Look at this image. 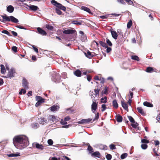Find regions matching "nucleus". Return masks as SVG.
I'll use <instances>...</instances> for the list:
<instances>
[{"label": "nucleus", "mask_w": 160, "mask_h": 160, "mask_svg": "<svg viewBox=\"0 0 160 160\" xmlns=\"http://www.w3.org/2000/svg\"><path fill=\"white\" fill-rule=\"evenodd\" d=\"M13 142L17 148L22 149L27 147L29 144L28 138L25 135H18L14 137Z\"/></svg>", "instance_id": "nucleus-1"}, {"label": "nucleus", "mask_w": 160, "mask_h": 160, "mask_svg": "<svg viewBox=\"0 0 160 160\" xmlns=\"http://www.w3.org/2000/svg\"><path fill=\"white\" fill-rule=\"evenodd\" d=\"M51 2L52 4L55 6L56 7V8H58V9L64 11H66V7L61 3L58 2L55 0H52L51 1Z\"/></svg>", "instance_id": "nucleus-2"}, {"label": "nucleus", "mask_w": 160, "mask_h": 160, "mask_svg": "<svg viewBox=\"0 0 160 160\" xmlns=\"http://www.w3.org/2000/svg\"><path fill=\"white\" fill-rule=\"evenodd\" d=\"M35 98L36 100L38 101L35 104L36 107L39 106L42 103L44 102L45 101L44 99L42 98L40 96H36Z\"/></svg>", "instance_id": "nucleus-3"}, {"label": "nucleus", "mask_w": 160, "mask_h": 160, "mask_svg": "<svg viewBox=\"0 0 160 160\" xmlns=\"http://www.w3.org/2000/svg\"><path fill=\"white\" fill-rule=\"evenodd\" d=\"M61 79V76L58 73L54 72L52 75V79L55 82H59Z\"/></svg>", "instance_id": "nucleus-4"}, {"label": "nucleus", "mask_w": 160, "mask_h": 160, "mask_svg": "<svg viewBox=\"0 0 160 160\" xmlns=\"http://www.w3.org/2000/svg\"><path fill=\"white\" fill-rule=\"evenodd\" d=\"M98 102L93 101L91 105V110L93 113H94L95 111L98 108Z\"/></svg>", "instance_id": "nucleus-5"}, {"label": "nucleus", "mask_w": 160, "mask_h": 160, "mask_svg": "<svg viewBox=\"0 0 160 160\" xmlns=\"http://www.w3.org/2000/svg\"><path fill=\"white\" fill-rule=\"evenodd\" d=\"M28 83L27 80L24 78L22 80V86L24 88L28 89Z\"/></svg>", "instance_id": "nucleus-6"}, {"label": "nucleus", "mask_w": 160, "mask_h": 160, "mask_svg": "<svg viewBox=\"0 0 160 160\" xmlns=\"http://www.w3.org/2000/svg\"><path fill=\"white\" fill-rule=\"evenodd\" d=\"M15 72L14 70L13 69H10L7 75V77L11 78L14 77L15 76Z\"/></svg>", "instance_id": "nucleus-7"}, {"label": "nucleus", "mask_w": 160, "mask_h": 160, "mask_svg": "<svg viewBox=\"0 0 160 160\" xmlns=\"http://www.w3.org/2000/svg\"><path fill=\"white\" fill-rule=\"evenodd\" d=\"M92 120V119L91 118H88L86 119H82L80 121L78 122V124H83L89 123Z\"/></svg>", "instance_id": "nucleus-8"}, {"label": "nucleus", "mask_w": 160, "mask_h": 160, "mask_svg": "<svg viewBox=\"0 0 160 160\" xmlns=\"http://www.w3.org/2000/svg\"><path fill=\"white\" fill-rule=\"evenodd\" d=\"M37 29L38 33L39 34L42 36L46 35L47 32H46L45 30L42 29L41 28L38 27L37 28Z\"/></svg>", "instance_id": "nucleus-9"}, {"label": "nucleus", "mask_w": 160, "mask_h": 160, "mask_svg": "<svg viewBox=\"0 0 160 160\" xmlns=\"http://www.w3.org/2000/svg\"><path fill=\"white\" fill-rule=\"evenodd\" d=\"M86 57L88 58H91L96 56V54L94 52L92 53L89 51L87 52V53H85Z\"/></svg>", "instance_id": "nucleus-10"}, {"label": "nucleus", "mask_w": 160, "mask_h": 160, "mask_svg": "<svg viewBox=\"0 0 160 160\" xmlns=\"http://www.w3.org/2000/svg\"><path fill=\"white\" fill-rule=\"evenodd\" d=\"M28 7L30 10L32 11H36L38 10L39 8L38 7L36 6H34L33 5H28L27 4H25Z\"/></svg>", "instance_id": "nucleus-11"}, {"label": "nucleus", "mask_w": 160, "mask_h": 160, "mask_svg": "<svg viewBox=\"0 0 160 160\" xmlns=\"http://www.w3.org/2000/svg\"><path fill=\"white\" fill-rule=\"evenodd\" d=\"M59 108V107L57 105H53L49 108L52 112L57 111L58 110Z\"/></svg>", "instance_id": "nucleus-12"}, {"label": "nucleus", "mask_w": 160, "mask_h": 160, "mask_svg": "<svg viewBox=\"0 0 160 160\" xmlns=\"http://www.w3.org/2000/svg\"><path fill=\"white\" fill-rule=\"evenodd\" d=\"M75 32H76V31L75 30L68 29L67 30H64L63 32L64 34H68L74 33Z\"/></svg>", "instance_id": "nucleus-13"}, {"label": "nucleus", "mask_w": 160, "mask_h": 160, "mask_svg": "<svg viewBox=\"0 0 160 160\" xmlns=\"http://www.w3.org/2000/svg\"><path fill=\"white\" fill-rule=\"evenodd\" d=\"M121 102L122 107L125 110H126L128 112V106L127 103L124 100L121 101Z\"/></svg>", "instance_id": "nucleus-14"}, {"label": "nucleus", "mask_w": 160, "mask_h": 160, "mask_svg": "<svg viewBox=\"0 0 160 160\" xmlns=\"http://www.w3.org/2000/svg\"><path fill=\"white\" fill-rule=\"evenodd\" d=\"M38 120L39 123L42 125H44V123H47V120L44 118H39Z\"/></svg>", "instance_id": "nucleus-15"}, {"label": "nucleus", "mask_w": 160, "mask_h": 160, "mask_svg": "<svg viewBox=\"0 0 160 160\" xmlns=\"http://www.w3.org/2000/svg\"><path fill=\"white\" fill-rule=\"evenodd\" d=\"M2 20L3 22L10 21V16L9 17L6 15H2Z\"/></svg>", "instance_id": "nucleus-16"}, {"label": "nucleus", "mask_w": 160, "mask_h": 160, "mask_svg": "<svg viewBox=\"0 0 160 160\" xmlns=\"http://www.w3.org/2000/svg\"><path fill=\"white\" fill-rule=\"evenodd\" d=\"M49 119L50 121H52L53 122H56L58 121L56 117L54 115H49Z\"/></svg>", "instance_id": "nucleus-17"}, {"label": "nucleus", "mask_w": 160, "mask_h": 160, "mask_svg": "<svg viewBox=\"0 0 160 160\" xmlns=\"http://www.w3.org/2000/svg\"><path fill=\"white\" fill-rule=\"evenodd\" d=\"M74 74L77 77H80L82 75L81 72L79 69H77L74 72Z\"/></svg>", "instance_id": "nucleus-18"}, {"label": "nucleus", "mask_w": 160, "mask_h": 160, "mask_svg": "<svg viewBox=\"0 0 160 160\" xmlns=\"http://www.w3.org/2000/svg\"><path fill=\"white\" fill-rule=\"evenodd\" d=\"M111 33L113 38L115 39H117L118 36L117 32L115 31L111 30Z\"/></svg>", "instance_id": "nucleus-19"}, {"label": "nucleus", "mask_w": 160, "mask_h": 160, "mask_svg": "<svg viewBox=\"0 0 160 160\" xmlns=\"http://www.w3.org/2000/svg\"><path fill=\"white\" fill-rule=\"evenodd\" d=\"M138 112L141 114L142 115L144 116L145 115V113L144 112L143 109L141 107H138L137 108Z\"/></svg>", "instance_id": "nucleus-20"}, {"label": "nucleus", "mask_w": 160, "mask_h": 160, "mask_svg": "<svg viewBox=\"0 0 160 160\" xmlns=\"http://www.w3.org/2000/svg\"><path fill=\"white\" fill-rule=\"evenodd\" d=\"M14 10V8L12 5H9L7 7V10L9 12L11 13L13 12Z\"/></svg>", "instance_id": "nucleus-21"}, {"label": "nucleus", "mask_w": 160, "mask_h": 160, "mask_svg": "<svg viewBox=\"0 0 160 160\" xmlns=\"http://www.w3.org/2000/svg\"><path fill=\"white\" fill-rule=\"evenodd\" d=\"M92 157H94L100 158V153L98 151H96L92 153L91 154Z\"/></svg>", "instance_id": "nucleus-22"}, {"label": "nucleus", "mask_w": 160, "mask_h": 160, "mask_svg": "<svg viewBox=\"0 0 160 160\" xmlns=\"http://www.w3.org/2000/svg\"><path fill=\"white\" fill-rule=\"evenodd\" d=\"M35 145L36 148L38 149L42 150L43 149L44 147L42 144H40L38 143H35Z\"/></svg>", "instance_id": "nucleus-23"}, {"label": "nucleus", "mask_w": 160, "mask_h": 160, "mask_svg": "<svg viewBox=\"0 0 160 160\" xmlns=\"http://www.w3.org/2000/svg\"><path fill=\"white\" fill-rule=\"evenodd\" d=\"M143 104L144 106L148 107H153V105L152 104L147 101L144 102Z\"/></svg>", "instance_id": "nucleus-24"}, {"label": "nucleus", "mask_w": 160, "mask_h": 160, "mask_svg": "<svg viewBox=\"0 0 160 160\" xmlns=\"http://www.w3.org/2000/svg\"><path fill=\"white\" fill-rule=\"evenodd\" d=\"M116 119L118 122H121L122 121V118L120 115H117L116 116Z\"/></svg>", "instance_id": "nucleus-25"}, {"label": "nucleus", "mask_w": 160, "mask_h": 160, "mask_svg": "<svg viewBox=\"0 0 160 160\" xmlns=\"http://www.w3.org/2000/svg\"><path fill=\"white\" fill-rule=\"evenodd\" d=\"M10 21H12V22H14L15 23H17L18 22V20L14 17L13 16H10Z\"/></svg>", "instance_id": "nucleus-26"}, {"label": "nucleus", "mask_w": 160, "mask_h": 160, "mask_svg": "<svg viewBox=\"0 0 160 160\" xmlns=\"http://www.w3.org/2000/svg\"><path fill=\"white\" fill-rule=\"evenodd\" d=\"M146 71L148 72H152L154 71L153 68L151 67H148L147 68Z\"/></svg>", "instance_id": "nucleus-27"}, {"label": "nucleus", "mask_w": 160, "mask_h": 160, "mask_svg": "<svg viewBox=\"0 0 160 160\" xmlns=\"http://www.w3.org/2000/svg\"><path fill=\"white\" fill-rule=\"evenodd\" d=\"M81 8H82V10H83L85 11H86L88 13H91L90 9L89 8H88L87 7H86L85 6H82L81 7Z\"/></svg>", "instance_id": "nucleus-28"}, {"label": "nucleus", "mask_w": 160, "mask_h": 160, "mask_svg": "<svg viewBox=\"0 0 160 160\" xmlns=\"http://www.w3.org/2000/svg\"><path fill=\"white\" fill-rule=\"evenodd\" d=\"M112 105L113 107L115 108H118V105L116 100L115 99L113 101Z\"/></svg>", "instance_id": "nucleus-29"}, {"label": "nucleus", "mask_w": 160, "mask_h": 160, "mask_svg": "<svg viewBox=\"0 0 160 160\" xmlns=\"http://www.w3.org/2000/svg\"><path fill=\"white\" fill-rule=\"evenodd\" d=\"M20 154L19 153H12L7 154V155L9 157H15L20 156Z\"/></svg>", "instance_id": "nucleus-30"}, {"label": "nucleus", "mask_w": 160, "mask_h": 160, "mask_svg": "<svg viewBox=\"0 0 160 160\" xmlns=\"http://www.w3.org/2000/svg\"><path fill=\"white\" fill-rule=\"evenodd\" d=\"M71 23L75 25H81L82 24V22L78 21L77 20H73L71 21Z\"/></svg>", "instance_id": "nucleus-31"}, {"label": "nucleus", "mask_w": 160, "mask_h": 160, "mask_svg": "<svg viewBox=\"0 0 160 160\" xmlns=\"http://www.w3.org/2000/svg\"><path fill=\"white\" fill-rule=\"evenodd\" d=\"M100 90V89L96 88H95L94 90V92H95V96H97V95H98L99 94V91Z\"/></svg>", "instance_id": "nucleus-32"}, {"label": "nucleus", "mask_w": 160, "mask_h": 160, "mask_svg": "<svg viewBox=\"0 0 160 160\" xmlns=\"http://www.w3.org/2000/svg\"><path fill=\"white\" fill-rule=\"evenodd\" d=\"M132 59L139 61L140 60L139 57L136 55L132 56L131 57Z\"/></svg>", "instance_id": "nucleus-33"}, {"label": "nucleus", "mask_w": 160, "mask_h": 160, "mask_svg": "<svg viewBox=\"0 0 160 160\" xmlns=\"http://www.w3.org/2000/svg\"><path fill=\"white\" fill-rule=\"evenodd\" d=\"M6 72V69L3 65H1V72L2 73H4Z\"/></svg>", "instance_id": "nucleus-34"}, {"label": "nucleus", "mask_w": 160, "mask_h": 160, "mask_svg": "<svg viewBox=\"0 0 160 160\" xmlns=\"http://www.w3.org/2000/svg\"><path fill=\"white\" fill-rule=\"evenodd\" d=\"M132 21L131 20H130L128 22L127 24V28H128L129 29L130 28L131 26H132Z\"/></svg>", "instance_id": "nucleus-35"}, {"label": "nucleus", "mask_w": 160, "mask_h": 160, "mask_svg": "<svg viewBox=\"0 0 160 160\" xmlns=\"http://www.w3.org/2000/svg\"><path fill=\"white\" fill-rule=\"evenodd\" d=\"M101 103H106L107 102V98L106 97H104V98H101Z\"/></svg>", "instance_id": "nucleus-36"}, {"label": "nucleus", "mask_w": 160, "mask_h": 160, "mask_svg": "<svg viewBox=\"0 0 160 160\" xmlns=\"http://www.w3.org/2000/svg\"><path fill=\"white\" fill-rule=\"evenodd\" d=\"M56 12L59 15H61L62 14V12L58 8H56L55 9Z\"/></svg>", "instance_id": "nucleus-37"}, {"label": "nucleus", "mask_w": 160, "mask_h": 160, "mask_svg": "<svg viewBox=\"0 0 160 160\" xmlns=\"http://www.w3.org/2000/svg\"><path fill=\"white\" fill-rule=\"evenodd\" d=\"M88 144L89 145L88 148V150L90 152V153H92L93 152V148L89 145L88 143Z\"/></svg>", "instance_id": "nucleus-38"}, {"label": "nucleus", "mask_w": 160, "mask_h": 160, "mask_svg": "<svg viewBox=\"0 0 160 160\" xmlns=\"http://www.w3.org/2000/svg\"><path fill=\"white\" fill-rule=\"evenodd\" d=\"M46 28L48 30H52L53 29V27L49 24H47L46 25Z\"/></svg>", "instance_id": "nucleus-39"}, {"label": "nucleus", "mask_w": 160, "mask_h": 160, "mask_svg": "<svg viewBox=\"0 0 160 160\" xmlns=\"http://www.w3.org/2000/svg\"><path fill=\"white\" fill-rule=\"evenodd\" d=\"M99 44L101 46H102L103 47L105 48L107 46V44L103 41H100L99 42Z\"/></svg>", "instance_id": "nucleus-40"}, {"label": "nucleus", "mask_w": 160, "mask_h": 160, "mask_svg": "<svg viewBox=\"0 0 160 160\" xmlns=\"http://www.w3.org/2000/svg\"><path fill=\"white\" fill-rule=\"evenodd\" d=\"M138 124L135 122V123H133L131 124V125L132 127L135 128H136L138 126Z\"/></svg>", "instance_id": "nucleus-41"}, {"label": "nucleus", "mask_w": 160, "mask_h": 160, "mask_svg": "<svg viewBox=\"0 0 160 160\" xmlns=\"http://www.w3.org/2000/svg\"><path fill=\"white\" fill-rule=\"evenodd\" d=\"M141 142L143 144L148 143L149 142V141L148 140L145 139H141Z\"/></svg>", "instance_id": "nucleus-42"}, {"label": "nucleus", "mask_w": 160, "mask_h": 160, "mask_svg": "<svg viewBox=\"0 0 160 160\" xmlns=\"http://www.w3.org/2000/svg\"><path fill=\"white\" fill-rule=\"evenodd\" d=\"M2 32L3 33H4L5 34H6L8 35L9 36H12V35H11L10 32L6 30H4L2 31Z\"/></svg>", "instance_id": "nucleus-43"}, {"label": "nucleus", "mask_w": 160, "mask_h": 160, "mask_svg": "<svg viewBox=\"0 0 160 160\" xmlns=\"http://www.w3.org/2000/svg\"><path fill=\"white\" fill-rule=\"evenodd\" d=\"M128 117L131 122L132 123H135V121L132 116H128Z\"/></svg>", "instance_id": "nucleus-44"}, {"label": "nucleus", "mask_w": 160, "mask_h": 160, "mask_svg": "<svg viewBox=\"0 0 160 160\" xmlns=\"http://www.w3.org/2000/svg\"><path fill=\"white\" fill-rule=\"evenodd\" d=\"M148 147V145L145 144H142L141 145V147L143 149H146Z\"/></svg>", "instance_id": "nucleus-45"}, {"label": "nucleus", "mask_w": 160, "mask_h": 160, "mask_svg": "<svg viewBox=\"0 0 160 160\" xmlns=\"http://www.w3.org/2000/svg\"><path fill=\"white\" fill-rule=\"evenodd\" d=\"M106 43L107 45L109 46H112V44L111 42L110 41V40L106 38Z\"/></svg>", "instance_id": "nucleus-46"}, {"label": "nucleus", "mask_w": 160, "mask_h": 160, "mask_svg": "<svg viewBox=\"0 0 160 160\" xmlns=\"http://www.w3.org/2000/svg\"><path fill=\"white\" fill-rule=\"evenodd\" d=\"M106 158L108 160H110L112 158V155L109 154H107L106 155Z\"/></svg>", "instance_id": "nucleus-47"}, {"label": "nucleus", "mask_w": 160, "mask_h": 160, "mask_svg": "<svg viewBox=\"0 0 160 160\" xmlns=\"http://www.w3.org/2000/svg\"><path fill=\"white\" fill-rule=\"evenodd\" d=\"M99 114L98 112L95 115V116L94 119L93 120V122H94L96 120H98L99 118Z\"/></svg>", "instance_id": "nucleus-48"}, {"label": "nucleus", "mask_w": 160, "mask_h": 160, "mask_svg": "<svg viewBox=\"0 0 160 160\" xmlns=\"http://www.w3.org/2000/svg\"><path fill=\"white\" fill-rule=\"evenodd\" d=\"M127 156L128 154L127 153H123L121 156V159H124Z\"/></svg>", "instance_id": "nucleus-49"}, {"label": "nucleus", "mask_w": 160, "mask_h": 160, "mask_svg": "<svg viewBox=\"0 0 160 160\" xmlns=\"http://www.w3.org/2000/svg\"><path fill=\"white\" fill-rule=\"evenodd\" d=\"M26 90L24 89H22L21 91L19 92V94L21 95L23 93V94H25L26 93Z\"/></svg>", "instance_id": "nucleus-50"}, {"label": "nucleus", "mask_w": 160, "mask_h": 160, "mask_svg": "<svg viewBox=\"0 0 160 160\" xmlns=\"http://www.w3.org/2000/svg\"><path fill=\"white\" fill-rule=\"evenodd\" d=\"M109 147L111 150H114L116 149L115 146L113 144H111L109 145Z\"/></svg>", "instance_id": "nucleus-51"}, {"label": "nucleus", "mask_w": 160, "mask_h": 160, "mask_svg": "<svg viewBox=\"0 0 160 160\" xmlns=\"http://www.w3.org/2000/svg\"><path fill=\"white\" fill-rule=\"evenodd\" d=\"M118 32V35H120L122 37L123 36V34L122 32V31L120 29H118L117 31Z\"/></svg>", "instance_id": "nucleus-52"}, {"label": "nucleus", "mask_w": 160, "mask_h": 160, "mask_svg": "<svg viewBox=\"0 0 160 160\" xmlns=\"http://www.w3.org/2000/svg\"><path fill=\"white\" fill-rule=\"evenodd\" d=\"M38 127V124L37 123L33 124L32 126V128L34 129L37 128Z\"/></svg>", "instance_id": "nucleus-53"}, {"label": "nucleus", "mask_w": 160, "mask_h": 160, "mask_svg": "<svg viewBox=\"0 0 160 160\" xmlns=\"http://www.w3.org/2000/svg\"><path fill=\"white\" fill-rule=\"evenodd\" d=\"M12 50L14 52H17V48L16 46H13L12 48Z\"/></svg>", "instance_id": "nucleus-54"}, {"label": "nucleus", "mask_w": 160, "mask_h": 160, "mask_svg": "<svg viewBox=\"0 0 160 160\" xmlns=\"http://www.w3.org/2000/svg\"><path fill=\"white\" fill-rule=\"evenodd\" d=\"M60 122L62 125H66L67 124V122L64 119L63 120V119H61Z\"/></svg>", "instance_id": "nucleus-55"}, {"label": "nucleus", "mask_w": 160, "mask_h": 160, "mask_svg": "<svg viewBox=\"0 0 160 160\" xmlns=\"http://www.w3.org/2000/svg\"><path fill=\"white\" fill-rule=\"evenodd\" d=\"M146 15H145L146 16L148 15V17H149L150 19L151 20H153V18L152 16L151 15V14H148V13H147V12L146 13Z\"/></svg>", "instance_id": "nucleus-56"}, {"label": "nucleus", "mask_w": 160, "mask_h": 160, "mask_svg": "<svg viewBox=\"0 0 160 160\" xmlns=\"http://www.w3.org/2000/svg\"><path fill=\"white\" fill-rule=\"evenodd\" d=\"M48 142L50 145H52L53 143V141L52 139H49L48 140Z\"/></svg>", "instance_id": "nucleus-57"}, {"label": "nucleus", "mask_w": 160, "mask_h": 160, "mask_svg": "<svg viewBox=\"0 0 160 160\" xmlns=\"http://www.w3.org/2000/svg\"><path fill=\"white\" fill-rule=\"evenodd\" d=\"M105 48H107L106 52L107 53L109 52L112 50L111 48L108 47L107 46Z\"/></svg>", "instance_id": "nucleus-58"}, {"label": "nucleus", "mask_w": 160, "mask_h": 160, "mask_svg": "<svg viewBox=\"0 0 160 160\" xmlns=\"http://www.w3.org/2000/svg\"><path fill=\"white\" fill-rule=\"evenodd\" d=\"M109 15H102L100 16V18L102 19H107L108 18Z\"/></svg>", "instance_id": "nucleus-59"}, {"label": "nucleus", "mask_w": 160, "mask_h": 160, "mask_svg": "<svg viewBox=\"0 0 160 160\" xmlns=\"http://www.w3.org/2000/svg\"><path fill=\"white\" fill-rule=\"evenodd\" d=\"M92 79V77L90 75H87V79L89 82H90Z\"/></svg>", "instance_id": "nucleus-60"}, {"label": "nucleus", "mask_w": 160, "mask_h": 160, "mask_svg": "<svg viewBox=\"0 0 160 160\" xmlns=\"http://www.w3.org/2000/svg\"><path fill=\"white\" fill-rule=\"evenodd\" d=\"M99 80L100 81L101 83L102 84H103L104 83L105 80L103 78H99Z\"/></svg>", "instance_id": "nucleus-61"}, {"label": "nucleus", "mask_w": 160, "mask_h": 160, "mask_svg": "<svg viewBox=\"0 0 160 160\" xmlns=\"http://www.w3.org/2000/svg\"><path fill=\"white\" fill-rule=\"evenodd\" d=\"M125 1L130 5H132L133 3L132 1L131 0H125Z\"/></svg>", "instance_id": "nucleus-62"}, {"label": "nucleus", "mask_w": 160, "mask_h": 160, "mask_svg": "<svg viewBox=\"0 0 160 160\" xmlns=\"http://www.w3.org/2000/svg\"><path fill=\"white\" fill-rule=\"evenodd\" d=\"M108 88L105 87L104 88V93L106 94H108Z\"/></svg>", "instance_id": "nucleus-63"}, {"label": "nucleus", "mask_w": 160, "mask_h": 160, "mask_svg": "<svg viewBox=\"0 0 160 160\" xmlns=\"http://www.w3.org/2000/svg\"><path fill=\"white\" fill-rule=\"evenodd\" d=\"M32 47L33 48V49L37 53H38V49L35 46H34V45H32Z\"/></svg>", "instance_id": "nucleus-64"}]
</instances>
